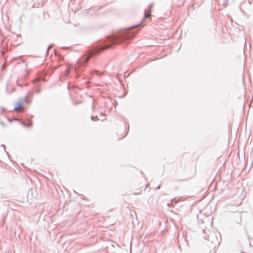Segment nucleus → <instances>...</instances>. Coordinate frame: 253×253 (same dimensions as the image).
Listing matches in <instances>:
<instances>
[{"label": "nucleus", "instance_id": "f257e3e1", "mask_svg": "<svg viewBox=\"0 0 253 253\" xmlns=\"http://www.w3.org/2000/svg\"><path fill=\"white\" fill-rule=\"evenodd\" d=\"M140 24L139 23L126 28L113 36L109 37V40L110 44L107 45L102 50L105 48H109L115 44L120 43L123 41L130 40L133 38L135 35L136 32H132L131 30L134 28L137 27Z\"/></svg>", "mask_w": 253, "mask_h": 253}, {"label": "nucleus", "instance_id": "f03ea898", "mask_svg": "<svg viewBox=\"0 0 253 253\" xmlns=\"http://www.w3.org/2000/svg\"><path fill=\"white\" fill-rule=\"evenodd\" d=\"M202 231L203 234H206L204 236V238L210 242V243H209L208 244L209 246L211 247L215 248L216 246L219 245L220 243L219 240L217 238L216 233L213 232H211L209 230H207L206 229H203Z\"/></svg>", "mask_w": 253, "mask_h": 253}, {"label": "nucleus", "instance_id": "7ed1b4c3", "mask_svg": "<svg viewBox=\"0 0 253 253\" xmlns=\"http://www.w3.org/2000/svg\"><path fill=\"white\" fill-rule=\"evenodd\" d=\"M99 51H98L97 49H94V50H92L90 51L88 53V54L86 56L81 58L78 61V62L75 64V65L74 67V70L75 71H77L80 68V67L81 66L84 65H85L86 64H87L88 61H89V59L90 58V57H92V56H93L94 55H95L96 53H97Z\"/></svg>", "mask_w": 253, "mask_h": 253}, {"label": "nucleus", "instance_id": "20e7f679", "mask_svg": "<svg viewBox=\"0 0 253 253\" xmlns=\"http://www.w3.org/2000/svg\"><path fill=\"white\" fill-rule=\"evenodd\" d=\"M233 224H240L242 222V216L240 213H236L232 217Z\"/></svg>", "mask_w": 253, "mask_h": 253}, {"label": "nucleus", "instance_id": "39448f33", "mask_svg": "<svg viewBox=\"0 0 253 253\" xmlns=\"http://www.w3.org/2000/svg\"><path fill=\"white\" fill-rule=\"evenodd\" d=\"M154 4L153 3H150L148 7V9L144 11V18H148L151 15L152 9L154 7Z\"/></svg>", "mask_w": 253, "mask_h": 253}, {"label": "nucleus", "instance_id": "423d86ee", "mask_svg": "<svg viewBox=\"0 0 253 253\" xmlns=\"http://www.w3.org/2000/svg\"><path fill=\"white\" fill-rule=\"evenodd\" d=\"M253 0H248V1L247 0H245V1H243L240 5V8L241 11L242 12H244L243 10V8H244V5H250L252 4V2H253Z\"/></svg>", "mask_w": 253, "mask_h": 253}, {"label": "nucleus", "instance_id": "0eeeda50", "mask_svg": "<svg viewBox=\"0 0 253 253\" xmlns=\"http://www.w3.org/2000/svg\"><path fill=\"white\" fill-rule=\"evenodd\" d=\"M22 108H23V106H22V103H18V104L15 105V106L14 107V108L13 109V110L14 111H17L19 109Z\"/></svg>", "mask_w": 253, "mask_h": 253}, {"label": "nucleus", "instance_id": "6e6552de", "mask_svg": "<svg viewBox=\"0 0 253 253\" xmlns=\"http://www.w3.org/2000/svg\"><path fill=\"white\" fill-rule=\"evenodd\" d=\"M251 6L248 5H244V8H243V10L244 12H243L244 14H247L245 12V10L248 11L250 9Z\"/></svg>", "mask_w": 253, "mask_h": 253}, {"label": "nucleus", "instance_id": "1a4fd4ad", "mask_svg": "<svg viewBox=\"0 0 253 253\" xmlns=\"http://www.w3.org/2000/svg\"><path fill=\"white\" fill-rule=\"evenodd\" d=\"M21 124L26 127H30L32 125V123H29L27 124L24 122H21Z\"/></svg>", "mask_w": 253, "mask_h": 253}, {"label": "nucleus", "instance_id": "9d476101", "mask_svg": "<svg viewBox=\"0 0 253 253\" xmlns=\"http://www.w3.org/2000/svg\"><path fill=\"white\" fill-rule=\"evenodd\" d=\"M91 119L93 121H97V120H99V119L98 118V117L97 116H91ZM105 119L103 118V119H100L101 121H103Z\"/></svg>", "mask_w": 253, "mask_h": 253}, {"label": "nucleus", "instance_id": "9b49d317", "mask_svg": "<svg viewBox=\"0 0 253 253\" xmlns=\"http://www.w3.org/2000/svg\"><path fill=\"white\" fill-rule=\"evenodd\" d=\"M94 74H95L96 75H97L98 76H100L102 75L101 73H100L99 71H94L92 72L91 73V75H94Z\"/></svg>", "mask_w": 253, "mask_h": 253}, {"label": "nucleus", "instance_id": "f8f14e48", "mask_svg": "<svg viewBox=\"0 0 253 253\" xmlns=\"http://www.w3.org/2000/svg\"><path fill=\"white\" fill-rule=\"evenodd\" d=\"M28 95H27L26 96H25L24 97V101H25L26 103H28Z\"/></svg>", "mask_w": 253, "mask_h": 253}, {"label": "nucleus", "instance_id": "ddd939ff", "mask_svg": "<svg viewBox=\"0 0 253 253\" xmlns=\"http://www.w3.org/2000/svg\"><path fill=\"white\" fill-rule=\"evenodd\" d=\"M173 203H174V204L177 203V201H176L175 199H172L170 202V204H173Z\"/></svg>", "mask_w": 253, "mask_h": 253}, {"label": "nucleus", "instance_id": "4468645a", "mask_svg": "<svg viewBox=\"0 0 253 253\" xmlns=\"http://www.w3.org/2000/svg\"><path fill=\"white\" fill-rule=\"evenodd\" d=\"M105 116H106V115L104 114V113H103V112L100 113V116L105 117Z\"/></svg>", "mask_w": 253, "mask_h": 253}, {"label": "nucleus", "instance_id": "2eb2a0df", "mask_svg": "<svg viewBox=\"0 0 253 253\" xmlns=\"http://www.w3.org/2000/svg\"><path fill=\"white\" fill-rule=\"evenodd\" d=\"M52 45H51V44L48 46L47 49V52H48L49 49L50 48H52Z\"/></svg>", "mask_w": 253, "mask_h": 253}, {"label": "nucleus", "instance_id": "dca6fc26", "mask_svg": "<svg viewBox=\"0 0 253 253\" xmlns=\"http://www.w3.org/2000/svg\"><path fill=\"white\" fill-rule=\"evenodd\" d=\"M160 188H161V185H159V186H158L155 188V190H157L159 189Z\"/></svg>", "mask_w": 253, "mask_h": 253}, {"label": "nucleus", "instance_id": "f3484780", "mask_svg": "<svg viewBox=\"0 0 253 253\" xmlns=\"http://www.w3.org/2000/svg\"><path fill=\"white\" fill-rule=\"evenodd\" d=\"M172 204H170V203H168L167 205H168V206H169H169H170Z\"/></svg>", "mask_w": 253, "mask_h": 253}, {"label": "nucleus", "instance_id": "a211bd4d", "mask_svg": "<svg viewBox=\"0 0 253 253\" xmlns=\"http://www.w3.org/2000/svg\"><path fill=\"white\" fill-rule=\"evenodd\" d=\"M2 146L3 147V149H4V150L5 151H5V145H2Z\"/></svg>", "mask_w": 253, "mask_h": 253}, {"label": "nucleus", "instance_id": "6ab92c4d", "mask_svg": "<svg viewBox=\"0 0 253 253\" xmlns=\"http://www.w3.org/2000/svg\"><path fill=\"white\" fill-rule=\"evenodd\" d=\"M40 92V89H38V90H37V92H38V93H39Z\"/></svg>", "mask_w": 253, "mask_h": 253}, {"label": "nucleus", "instance_id": "aec40b11", "mask_svg": "<svg viewBox=\"0 0 253 253\" xmlns=\"http://www.w3.org/2000/svg\"><path fill=\"white\" fill-rule=\"evenodd\" d=\"M62 48L63 49L66 48V47H62Z\"/></svg>", "mask_w": 253, "mask_h": 253}]
</instances>
